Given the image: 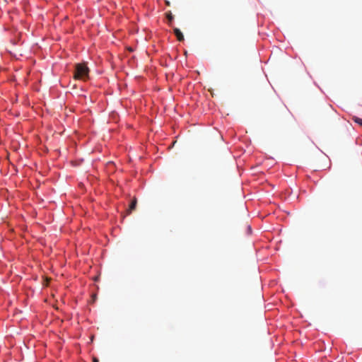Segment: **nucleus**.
I'll return each instance as SVG.
<instances>
[{"label": "nucleus", "instance_id": "1", "mask_svg": "<svg viewBox=\"0 0 362 362\" xmlns=\"http://www.w3.org/2000/svg\"><path fill=\"white\" fill-rule=\"evenodd\" d=\"M89 69L85 63L75 65L74 78L86 81L88 78Z\"/></svg>", "mask_w": 362, "mask_h": 362}, {"label": "nucleus", "instance_id": "2", "mask_svg": "<svg viewBox=\"0 0 362 362\" xmlns=\"http://www.w3.org/2000/svg\"><path fill=\"white\" fill-rule=\"evenodd\" d=\"M173 31H174V34L175 35L177 40H179V41H183L184 40V35H183V34L182 33V32L180 31V29H178L177 28H175L173 29Z\"/></svg>", "mask_w": 362, "mask_h": 362}, {"label": "nucleus", "instance_id": "3", "mask_svg": "<svg viewBox=\"0 0 362 362\" xmlns=\"http://www.w3.org/2000/svg\"><path fill=\"white\" fill-rule=\"evenodd\" d=\"M136 203H137V202H136V198H134V199L132 200V202H131V204H130V205H129V209L127 210V213H128L129 214H131V213H132V211L133 210H134V209H135V208H136Z\"/></svg>", "mask_w": 362, "mask_h": 362}, {"label": "nucleus", "instance_id": "4", "mask_svg": "<svg viewBox=\"0 0 362 362\" xmlns=\"http://www.w3.org/2000/svg\"><path fill=\"white\" fill-rule=\"evenodd\" d=\"M352 119L357 124H358L359 125L362 126V119L358 117H356V116H354L352 117Z\"/></svg>", "mask_w": 362, "mask_h": 362}, {"label": "nucleus", "instance_id": "5", "mask_svg": "<svg viewBox=\"0 0 362 362\" xmlns=\"http://www.w3.org/2000/svg\"><path fill=\"white\" fill-rule=\"evenodd\" d=\"M166 16H167V18L168 19V21L170 22H171L173 20V16L172 13L170 11L166 13Z\"/></svg>", "mask_w": 362, "mask_h": 362}, {"label": "nucleus", "instance_id": "6", "mask_svg": "<svg viewBox=\"0 0 362 362\" xmlns=\"http://www.w3.org/2000/svg\"><path fill=\"white\" fill-rule=\"evenodd\" d=\"M93 362H99V360L96 357H93Z\"/></svg>", "mask_w": 362, "mask_h": 362}, {"label": "nucleus", "instance_id": "7", "mask_svg": "<svg viewBox=\"0 0 362 362\" xmlns=\"http://www.w3.org/2000/svg\"><path fill=\"white\" fill-rule=\"evenodd\" d=\"M166 4H167L168 6H170V3H169V1H166Z\"/></svg>", "mask_w": 362, "mask_h": 362}]
</instances>
